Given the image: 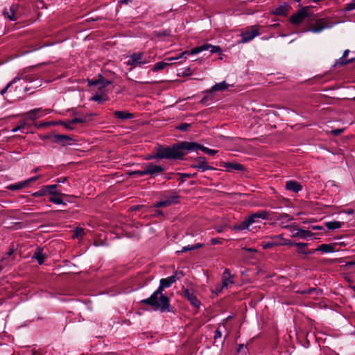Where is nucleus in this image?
Instances as JSON below:
<instances>
[{"instance_id": "nucleus-1", "label": "nucleus", "mask_w": 355, "mask_h": 355, "mask_svg": "<svg viewBox=\"0 0 355 355\" xmlns=\"http://www.w3.org/2000/svg\"><path fill=\"white\" fill-rule=\"evenodd\" d=\"M178 272L167 278L161 279L158 288L148 298L142 300L141 303L150 306L154 310L162 312L170 311L169 298L163 294L165 288H169L174 282L179 279Z\"/></svg>"}, {"instance_id": "nucleus-2", "label": "nucleus", "mask_w": 355, "mask_h": 355, "mask_svg": "<svg viewBox=\"0 0 355 355\" xmlns=\"http://www.w3.org/2000/svg\"><path fill=\"white\" fill-rule=\"evenodd\" d=\"M194 144L191 142L182 141L173 145L172 147H162L160 146L162 157L163 159H182L185 155L184 150L192 152Z\"/></svg>"}, {"instance_id": "nucleus-3", "label": "nucleus", "mask_w": 355, "mask_h": 355, "mask_svg": "<svg viewBox=\"0 0 355 355\" xmlns=\"http://www.w3.org/2000/svg\"><path fill=\"white\" fill-rule=\"evenodd\" d=\"M270 214L267 210H260L255 213L250 214L240 224L235 225L232 227L234 230L242 231L249 228L250 225L253 223H259L261 220H268L270 218Z\"/></svg>"}, {"instance_id": "nucleus-4", "label": "nucleus", "mask_w": 355, "mask_h": 355, "mask_svg": "<svg viewBox=\"0 0 355 355\" xmlns=\"http://www.w3.org/2000/svg\"><path fill=\"white\" fill-rule=\"evenodd\" d=\"M128 60L125 62L126 65L131 66V69L137 67H141L144 64L150 63L151 62V58L149 55H146L143 52L134 53L128 57Z\"/></svg>"}, {"instance_id": "nucleus-5", "label": "nucleus", "mask_w": 355, "mask_h": 355, "mask_svg": "<svg viewBox=\"0 0 355 355\" xmlns=\"http://www.w3.org/2000/svg\"><path fill=\"white\" fill-rule=\"evenodd\" d=\"M141 170L134 171L130 173V175H137L143 176L145 175H150L151 178L155 177L164 171V168L161 166L154 165L153 163L144 164Z\"/></svg>"}, {"instance_id": "nucleus-6", "label": "nucleus", "mask_w": 355, "mask_h": 355, "mask_svg": "<svg viewBox=\"0 0 355 355\" xmlns=\"http://www.w3.org/2000/svg\"><path fill=\"white\" fill-rule=\"evenodd\" d=\"M313 13L310 12V8L309 6H306L301 8L295 14L291 16L290 21L293 24L298 25L305 19H311Z\"/></svg>"}, {"instance_id": "nucleus-7", "label": "nucleus", "mask_w": 355, "mask_h": 355, "mask_svg": "<svg viewBox=\"0 0 355 355\" xmlns=\"http://www.w3.org/2000/svg\"><path fill=\"white\" fill-rule=\"evenodd\" d=\"M191 167L196 168L201 172H204L208 170H215V168L209 165L207 159L202 156L195 158L191 164Z\"/></svg>"}, {"instance_id": "nucleus-8", "label": "nucleus", "mask_w": 355, "mask_h": 355, "mask_svg": "<svg viewBox=\"0 0 355 355\" xmlns=\"http://www.w3.org/2000/svg\"><path fill=\"white\" fill-rule=\"evenodd\" d=\"M204 51H209L211 53H217L221 52V49L219 46H214L211 44H205L191 49L190 51V55H195Z\"/></svg>"}, {"instance_id": "nucleus-9", "label": "nucleus", "mask_w": 355, "mask_h": 355, "mask_svg": "<svg viewBox=\"0 0 355 355\" xmlns=\"http://www.w3.org/2000/svg\"><path fill=\"white\" fill-rule=\"evenodd\" d=\"M259 35V27L256 25L252 26L249 29L241 33V42H248Z\"/></svg>"}, {"instance_id": "nucleus-10", "label": "nucleus", "mask_w": 355, "mask_h": 355, "mask_svg": "<svg viewBox=\"0 0 355 355\" xmlns=\"http://www.w3.org/2000/svg\"><path fill=\"white\" fill-rule=\"evenodd\" d=\"M334 24L328 21L325 19H320L316 21L315 24L313 25L310 31L314 33H318L324 30L334 26Z\"/></svg>"}, {"instance_id": "nucleus-11", "label": "nucleus", "mask_w": 355, "mask_h": 355, "mask_svg": "<svg viewBox=\"0 0 355 355\" xmlns=\"http://www.w3.org/2000/svg\"><path fill=\"white\" fill-rule=\"evenodd\" d=\"M52 141L62 146L71 145L73 139L69 136L64 135H55L52 137Z\"/></svg>"}, {"instance_id": "nucleus-12", "label": "nucleus", "mask_w": 355, "mask_h": 355, "mask_svg": "<svg viewBox=\"0 0 355 355\" xmlns=\"http://www.w3.org/2000/svg\"><path fill=\"white\" fill-rule=\"evenodd\" d=\"M111 83V81L104 78L101 75H99V78L98 79L88 80V85L89 86H96L98 89H102Z\"/></svg>"}, {"instance_id": "nucleus-13", "label": "nucleus", "mask_w": 355, "mask_h": 355, "mask_svg": "<svg viewBox=\"0 0 355 355\" xmlns=\"http://www.w3.org/2000/svg\"><path fill=\"white\" fill-rule=\"evenodd\" d=\"M49 113V110H42V108H35L30 110L26 113L28 118L32 121H35Z\"/></svg>"}, {"instance_id": "nucleus-14", "label": "nucleus", "mask_w": 355, "mask_h": 355, "mask_svg": "<svg viewBox=\"0 0 355 355\" xmlns=\"http://www.w3.org/2000/svg\"><path fill=\"white\" fill-rule=\"evenodd\" d=\"M19 8L18 4H12L9 7V8H5L3 10V15L5 17H7L10 21H16L17 19V17L16 15L17 13V10Z\"/></svg>"}, {"instance_id": "nucleus-15", "label": "nucleus", "mask_w": 355, "mask_h": 355, "mask_svg": "<svg viewBox=\"0 0 355 355\" xmlns=\"http://www.w3.org/2000/svg\"><path fill=\"white\" fill-rule=\"evenodd\" d=\"M184 297L189 301L191 304L194 307H199L200 305V302L198 300L195 293L193 291H189V289H185L183 291Z\"/></svg>"}, {"instance_id": "nucleus-16", "label": "nucleus", "mask_w": 355, "mask_h": 355, "mask_svg": "<svg viewBox=\"0 0 355 355\" xmlns=\"http://www.w3.org/2000/svg\"><path fill=\"white\" fill-rule=\"evenodd\" d=\"M178 202H179V196H172L165 200H162L160 201L157 202L154 206L155 207H168L171 205L177 204Z\"/></svg>"}, {"instance_id": "nucleus-17", "label": "nucleus", "mask_w": 355, "mask_h": 355, "mask_svg": "<svg viewBox=\"0 0 355 355\" xmlns=\"http://www.w3.org/2000/svg\"><path fill=\"white\" fill-rule=\"evenodd\" d=\"M290 8L291 6L288 3H284L283 4L279 5L278 7L272 10L271 12L275 15L285 16L287 15Z\"/></svg>"}, {"instance_id": "nucleus-18", "label": "nucleus", "mask_w": 355, "mask_h": 355, "mask_svg": "<svg viewBox=\"0 0 355 355\" xmlns=\"http://www.w3.org/2000/svg\"><path fill=\"white\" fill-rule=\"evenodd\" d=\"M221 166L225 167L228 172H232V171H243L245 170L243 165L236 162H224Z\"/></svg>"}, {"instance_id": "nucleus-19", "label": "nucleus", "mask_w": 355, "mask_h": 355, "mask_svg": "<svg viewBox=\"0 0 355 355\" xmlns=\"http://www.w3.org/2000/svg\"><path fill=\"white\" fill-rule=\"evenodd\" d=\"M286 189L295 193H297L302 189L301 184L295 180H289L286 183Z\"/></svg>"}, {"instance_id": "nucleus-20", "label": "nucleus", "mask_w": 355, "mask_h": 355, "mask_svg": "<svg viewBox=\"0 0 355 355\" xmlns=\"http://www.w3.org/2000/svg\"><path fill=\"white\" fill-rule=\"evenodd\" d=\"M191 144H194L195 146H193V149L192 150V152L193 151H196L197 152L198 150H201L202 151H203L204 153H207V154H209L210 155H214L216 154L217 153V150H214V149H210V148H208L207 147H205L198 143H196V142H191Z\"/></svg>"}, {"instance_id": "nucleus-21", "label": "nucleus", "mask_w": 355, "mask_h": 355, "mask_svg": "<svg viewBox=\"0 0 355 355\" xmlns=\"http://www.w3.org/2000/svg\"><path fill=\"white\" fill-rule=\"evenodd\" d=\"M114 115L116 118L121 120L132 119L134 118V114L127 111H115Z\"/></svg>"}, {"instance_id": "nucleus-22", "label": "nucleus", "mask_w": 355, "mask_h": 355, "mask_svg": "<svg viewBox=\"0 0 355 355\" xmlns=\"http://www.w3.org/2000/svg\"><path fill=\"white\" fill-rule=\"evenodd\" d=\"M315 251H320L324 253H330L335 251V248L331 244H322L320 245Z\"/></svg>"}, {"instance_id": "nucleus-23", "label": "nucleus", "mask_w": 355, "mask_h": 355, "mask_svg": "<svg viewBox=\"0 0 355 355\" xmlns=\"http://www.w3.org/2000/svg\"><path fill=\"white\" fill-rule=\"evenodd\" d=\"M312 236L313 233L311 231L305 230H297V231L293 235L294 237L297 236L303 239H306L308 237H311Z\"/></svg>"}, {"instance_id": "nucleus-24", "label": "nucleus", "mask_w": 355, "mask_h": 355, "mask_svg": "<svg viewBox=\"0 0 355 355\" xmlns=\"http://www.w3.org/2000/svg\"><path fill=\"white\" fill-rule=\"evenodd\" d=\"M229 87V85L225 81L215 84L211 88L209 92L223 91L226 90Z\"/></svg>"}, {"instance_id": "nucleus-25", "label": "nucleus", "mask_w": 355, "mask_h": 355, "mask_svg": "<svg viewBox=\"0 0 355 355\" xmlns=\"http://www.w3.org/2000/svg\"><path fill=\"white\" fill-rule=\"evenodd\" d=\"M282 245L281 241L272 240L271 239V241H270L263 242L261 244V246H262L263 249L267 250V249L272 248L273 247H275L277 245Z\"/></svg>"}, {"instance_id": "nucleus-26", "label": "nucleus", "mask_w": 355, "mask_h": 355, "mask_svg": "<svg viewBox=\"0 0 355 355\" xmlns=\"http://www.w3.org/2000/svg\"><path fill=\"white\" fill-rule=\"evenodd\" d=\"M202 247H203V244H202V243H197L194 245H189L187 246L183 247L180 250H178L177 254H180V253L190 251V250H197V249L201 248Z\"/></svg>"}, {"instance_id": "nucleus-27", "label": "nucleus", "mask_w": 355, "mask_h": 355, "mask_svg": "<svg viewBox=\"0 0 355 355\" xmlns=\"http://www.w3.org/2000/svg\"><path fill=\"white\" fill-rule=\"evenodd\" d=\"M186 55H190V51H185L182 52L178 57L167 58L166 60L168 61V62H171V61H175V60H178L179 59H181L180 62L182 63V62L186 60V59H187V57H185Z\"/></svg>"}, {"instance_id": "nucleus-28", "label": "nucleus", "mask_w": 355, "mask_h": 355, "mask_svg": "<svg viewBox=\"0 0 355 355\" xmlns=\"http://www.w3.org/2000/svg\"><path fill=\"white\" fill-rule=\"evenodd\" d=\"M92 116V114H91L89 115H85V116H82L80 117L74 118L72 119V123H74V124L87 123L91 120Z\"/></svg>"}, {"instance_id": "nucleus-29", "label": "nucleus", "mask_w": 355, "mask_h": 355, "mask_svg": "<svg viewBox=\"0 0 355 355\" xmlns=\"http://www.w3.org/2000/svg\"><path fill=\"white\" fill-rule=\"evenodd\" d=\"M325 225L329 230H334L340 228L342 227L343 223L340 221H329L327 222Z\"/></svg>"}, {"instance_id": "nucleus-30", "label": "nucleus", "mask_w": 355, "mask_h": 355, "mask_svg": "<svg viewBox=\"0 0 355 355\" xmlns=\"http://www.w3.org/2000/svg\"><path fill=\"white\" fill-rule=\"evenodd\" d=\"M33 257L37 259L39 264H42L44 262L46 256L42 254L41 250L37 249L34 254Z\"/></svg>"}, {"instance_id": "nucleus-31", "label": "nucleus", "mask_w": 355, "mask_h": 355, "mask_svg": "<svg viewBox=\"0 0 355 355\" xmlns=\"http://www.w3.org/2000/svg\"><path fill=\"white\" fill-rule=\"evenodd\" d=\"M57 188V184H52V185H46L45 186V189L46 190L47 193H50L52 195H59L61 196H66L65 194L58 193L57 191H55V189Z\"/></svg>"}, {"instance_id": "nucleus-32", "label": "nucleus", "mask_w": 355, "mask_h": 355, "mask_svg": "<svg viewBox=\"0 0 355 355\" xmlns=\"http://www.w3.org/2000/svg\"><path fill=\"white\" fill-rule=\"evenodd\" d=\"M21 80V77L20 76H16L3 89H2L1 91H0V94L1 95H3L5 94L8 89L10 88V87L17 83V81L20 80Z\"/></svg>"}, {"instance_id": "nucleus-33", "label": "nucleus", "mask_w": 355, "mask_h": 355, "mask_svg": "<svg viewBox=\"0 0 355 355\" xmlns=\"http://www.w3.org/2000/svg\"><path fill=\"white\" fill-rule=\"evenodd\" d=\"M234 284V282L232 280V279H222V286L220 288H218L216 287V290L218 292H221L222 289L224 288H228V286L230 285V284Z\"/></svg>"}, {"instance_id": "nucleus-34", "label": "nucleus", "mask_w": 355, "mask_h": 355, "mask_svg": "<svg viewBox=\"0 0 355 355\" xmlns=\"http://www.w3.org/2000/svg\"><path fill=\"white\" fill-rule=\"evenodd\" d=\"M295 245L299 247L298 253L304 254H311L313 253L312 251H304L302 250L303 248L307 246L308 244L306 243H295Z\"/></svg>"}, {"instance_id": "nucleus-35", "label": "nucleus", "mask_w": 355, "mask_h": 355, "mask_svg": "<svg viewBox=\"0 0 355 355\" xmlns=\"http://www.w3.org/2000/svg\"><path fill=\"white\" fill-rule=\"evenodd\" d=\"M167 65H168V63L164 62H158L156 64H154L152 70L155 72L158 71L159 70L164 69Z\"/></svg>"}, {"instance_id": "nucleus-36", "label": "nucleus", "mask_w": 355, "mask_h": 355, "mask_svg": "<svg viewBox=\"0 0 355 355\" xmlns=\"http://www.w3.org/2000/svg\"><path fill=\"white\" fill-rule=\"evenodd\" d=\"M161 155H162V152L160 150V146H159L157 148L156 153L148 155L146 157V159L149 160V159H163V157Z\"/></svg>"}, {"instance_id": "nucleus-37", "label": "nucleus", "mask_w": 355, "mask_h": 355, "mask_svg": "<svg viewBox=\"0 0 355 355\" xmlns=\"http://www.w3.org/2000/svg\"><path fill=\"white\" fill-rule=\"evenodd\" d=\"M313 292H316L317 294L321 293V291L318 290L316 288H310L305 289V290H303L301 291H298L297 293L302 294V295H305V294L309 295V294H312Z\"/></svg>"}, {"instance_id": "nucleus-38", "label": "nucleus", "mask_w": 355, "mask_h": 355, "mask_svg": "<svg viewBox=\"0 0 355 355\" xmlns=\"http://www.w3.org/2000/svg\"><path fill=\"white\" fill-rule=\"evenodd\" d=\"M85 234L84 229L82 227H76L73 235V238H82Z\"/></svg>"}, {"instance_id": "nucleus-39", "label": "nucleus", "mask_w": 355, "mask_h": 355, "mask_svg": "<svg viewBox=\"0 0 355 355\" xmlns=\"http://www.w3.org/2000/svg\"><path fill=\"white\" fill-rule=\"evenodd\" d=\"M49 201L51 202H53V203H55V204H58V205H65L66 203L62 200V199L60 197H57V196H51L50 198H49Z\"/></svg>"}, {"instance_id": "nucleus-40", "label": "nucleus", "mask_w": 355, "mask_h": 355, "mask_svg": "<svg viewBox=\"0 0 355 355\" xmlns=\"http://www.w3.org/2000/svg\"><path fill=\"white\" fill-rule=\"evenodd\" d=\"M225 326L224 324H220L218 325V327L217 328V329L214 332V338L215 340H216L217 339L220 338L222 337V332L220 331V328L221 327L225 328Z\"/></svg>"}, {"instance_id": "nucleus-41", "label": "nucleus", "mask_w": 355, "mask_h": 355, "mask_svg": "<svg viewBox=\"0 0 355 355\" xmlns=\"http://www.w3.org/2000/svg\"><path fill=\"white\" fill-rule=\"evenodd\" d=\"M355 10V0H352L350 3H347L343 8L345 12H349Z\"/></svg>"}, {"instance_id": "nucleus-42", "label": "nucleus", "mask_w": 355, "mask_h": 355, "mask_svg": "<svg viewBox=\"0 0 355 355\" xmlns=\"http://www.w3.org/2000/svg\"><path fill=\"white\" fill-rule=\"evenodd\" d=\"M47 194L46 190L45 189V186H44L40 190L33 193L32 196L33 197H41L46 196Z\"/></svg>"}, {"instance_id": "nucleus-43", "label": "nucleus", "mask_w": 355, "mask_h": 355, "mask_svg": "<svg viewBox=\"0 0 355 355\" xmlns=\"http://www.w3.org/2000/svg\"><path fill=\"white\" fill-rule=\"evenodd\" d=\"M7 189L9 190L15 191V190L21 189L22 188H21V183L19 182L10 184L9 186L7 187Z\"/></svg>"}, {"instance_id": "nucleus-44", "label": "nucleus", "mask_w": 355, "mask_h": 355, "mask_svg": "<svg viewBox=\"0 0 355 355\" xmlns=\"http://www.w3.org/2000/svg\"><path fill=\"white\" fill-rule=\"evenodd\" d=\"M349 64L348 62V60H346L345 58H343V56H342L340 58H339L338 60H337L335 62V66H337V65H346Z\"/></svg>"}, {"instance_id": "nucleus-45", "label": "nucleus", "mask_w": 355, "mask_h": 355, "mask_svg": "<svg viewBox=\"0 0 355 355\" xmlns=\"http://www.w3.org/2000/svg\"><path fill=\"white\" fill-rule=\"evenodd\" d=\"M61 124L67 129L73 130L74 123H72V119L66 122H62Z\"/></svg>"}, {"instance_id": "nucleus-46", "label": "nucleus", "mask_w": 355, "mask_h": 355, "mask_svg": "<svg viewBox=\"0 0 355 355\" xmlns=\"http://www.w3.org/2000/svg\"><path fill=\"white\" fill-rule=\"evenodd\" d=\"M92 100L98 103H103L105 101V98L102 95L96 94L92 98Z\"/></svg>"}, {"instance_id": "nucleus-47", "label": "nucleus", "mask_w": 355, "mask_h": 355, "mask_svg": "<svg viewBox=\"0 0 355 355\" xmlns=\"http://www.w3.org/2000/svg\"><path fill=\"white\" fill-rule=\"evenodd\" d=\"M191 127V124L183 123H181L180 125L177 127V129L181 130V131H187L189 130V128Z\"/></svg>"}, {"instance_id": "nucleus-48", "label": "nucleus", "mask_w": 355, "mask_h": 355, "mask_svg": "<svg viewBox=\"0 0 355 355\" xmlns=\"http://www.w3.org/2000/svg\"><path fill=\"white\" fill-rule=\"evenodd\" d=\"M233 275H231L229 269H225L223 273L222 279H232L233 278Z\"/></svg>"}, {"instance_id": "nucleus-49", "label": "nucleus", "mask_w": 355, "mask_h": 355, "mask_svg": "<svg viewBox=\"0 0 355 355\" xmlns=\"http://www.w3.org/2000/svg\"><path fill=\"white\" fill-rule=\"evenodd\" d=\"M181 181L184 182L186 178H191L196 175V173H180Z\"/></svg>"}, {"instance_id": "nucleus-50", "label": "nucleus", "mask_w": 355, "mask_h": 355, "mask_svg": "<svg viewBox=\"0 0 355 355\" xmlns=\"http://www.w3.org/2000/svg\"><path fill=\"white\" fill-rule=\"evenodd\" d=\"M245 349H246V347H245L243 344H240L238 346V348H237V354H236V355H240V354L241 352H244Z\"/></svg>"}, {"instance_id": "nucleus-51", "label": "nucleus", "mask_w": 355, "mask_h": 355, "mask_svg": "<svg viewBox=\"0 0 355 355\" xmlns=\"http://www.w3.org/2000/svg\"><path fill=\"white\" fill-rule=\"evenodd\" d=\"M25 126H26V123L24 122H23L19 125H18L16 128H13L12 131L13 132H17L18 130H20L23 129Z\"/></svg>"}, {"instance_id": "nucleus-52", "label": "nucleus", "mask_w": 355, "mask_h": 355, "mask_svg": "<svg viewBox=\"0 0 355 355\" xmlns=\"http://www.w3.org/2000/svg\"><path fill=\"white\" fill-rule=\"evenodd\" d=\"M210 243L211 245H216L221 243V241H220L219 239L214 238L210 240Z\"/></svg>"}, {"instance_id": "nucleus-53", "label": "nucleus", "mask_w": 355, "mask_h": 355, "mask_svg": "<svg viewBox=\"0 0 355 355\" xmlns=\"http://www.w3.org/2000/svg\"><path fill=\"white\" fill-rule=\"evenodd\" d=\"M271 239H272V240H276V241H279V240H284V241L285 240V239L283 238V234H279V235L272 236L271 237Z\"/></svg>"}, {"instance_id": "nucleus-54", "label": "nucleus", "mask_w": 355, "mask_h": 355, "mask_svg": "<svg viewBox=\"0 0 355 355\" xmlns=\"http://www.w3.org/2000/svg\"><path fill=\"white\" fill-rule=\"evenodd\" d=\"M343 132V129H335L332 130V133L334 135H339Z\"/></svg>"}, {"instance_id": "nucleus-55", "label": "nucleus", "mask_w": 355, "mask_h": 355, "mask_svg": "<svg viewBox=\"0 0 355 355\" xmlns=\"http://www.w3.org/2000/svg\"><path fill=\"white\" fill-rule=\"evenodd\" d=\"M40 178V175H37V176H35V177H32V178L28 179V183L30 184L31 182H35L37 180H38Z\"/></svg>"}, {"instance_id": "nucleus-56", "label": "nucleus", "mask_w": 355, "mask_h": 355, "mask_svg": "<svg viewBox=\"0 0 355 355\" xmlns=\"http://www.w3.org/2000/svg\"><path fill=\"white\" fill-rule=\"evenodd\" d=\"M20 183H21L22 189L24 188V187H28L29 185L28 180H26L24 181H21V182H20Z\"/></svg>"}, {"instance_id": "nucleus-57", "label": "nucleus", "mask_w": 355, "mask_h": 355, "mask_svg": "<svg viewBox=\"0 0 355 355\" xmlns=\"http://www.w3.org/2000/svg\"><path fill=\"white\" fill-rule=\"evenodd\" d=\"M243 249L249 252H257V250L255 248H243Z\"/></svg>"}, {"instance_id": "nucleus-58", "label": "nucleus", "mask_w": 355, "mask_h": 355, "mask_svg": "<svg viewBox=\"0 0 355 355\" xmlns=\"http://www.w3.org/2000/svg\"><path fill=\"white\" fill-rule=\"evenodd\" d=\"M293 243H291L290 241L288 240H284V242H282V245H293Z\"/></svg>"}, {"instance_id": "nucleus-59", "label": "nucleus", "mask_w": 355, "mask_h": 355, "mask_svg": "<svg viewBox=\"0 0 355 355\" xmlns=\"http://www.w3.org/2000/svg\"><path fill=\"white\" fill-rule=\"evenodd\" d=\"M344 212L348 215H350V214H353L354 211L352 209H349L345 210Z\"/></svg>"}, {"instance_id": "nucleus-60", "label": "nucleus", "mask_w": 355, "mask_h": 355, "mask_svg": "<svg viewBox=\"0 0 355 355\" xmlns=\"http://www.w3.org/2000/svg\"><path fill=\"white\" fill-rule=\"evenodd\" d=\"M209 97L208 96H204L202 100H201V103H203V104H206L207 102L209 100Z\"/></svg>"}, {"instance_id": "nucleus-61", "label": "nucleus", "mask_w": 355, "mask_h": 355, "mask_svg": "<svg viewBox=\"0 0 355 355\" xmlns=\"http://www.w3.org/2000/svg\"><path fill=\"white\" fill-rule=\"evenodd\" d=\"M67 180V178H61L57 180L58 183H64Z\"/></svg>"}, {"instance_id": "nucleus-62", "label": "nucleus", "mask_w": 355, "mask_h": 355, "mask_svg": "<svg viewBox=\"0 0 355 355\" xmlns=\"http://www.w3.org/2000/svg\"><path fill=\"white\" fill-rule=\"evenodd\" d=\"M216 230L218 233H220L223 231V227L222 226H218L216 227Z\"/></svg>"}, {"instance_id": "nucleus-63", "label": "nucleus", "mask_w": 355, "mask_h": 355, "mask_svg": "<svg viewBox=\"0 0 355 355\" xmlns=\"http://www.w3.org/2000/svg\"><path fill=\"white\" fill-rule=\"evenodd\" d=\"M349 53V50H348V49L345 50L343 52V58H346L348 55Z\"/></svg>"}, {"instance_id": "nucleus-64", "label": "nucleus", "mask_w": 355, "mask_h": 355, "mask_svg": "<svg viewBox=\"0 0 355 355\" xmlns=\"http://www.w3.org/2000/svg\"><path fill=\"white\" fill-rule=\"evenodd\" d=\"M282 218H288V220H292L293 218H290L289 216L286 214H284L282 216Z\"/></svg>"}]
</instances>
